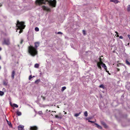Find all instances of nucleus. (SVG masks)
<instances>
[{"instance_id":"393cba45","label":"nucleus","mask_w":130,"mask_h":130,"mask_svg":"<svg viewBox=\"0 0 130 130\" xmlns=\"http://www.w3.org/2000/svg\"><path fill=\"white\" fill-rule=\"evenodd\" d=\"M99 87L100 88H102L103 89H104L105 88V87L104 86V85L103 84L101 85Z\"/></svg>"},{"instance_id":"9d476101","label":"nucleus","mask_w":130,"mask_h":130,"mask_svg":"<svg viewBox=\"0 0 130 130\" xmlns=\"http://www.w3.org/2000/svg\"><path fill=\"white\" fill-rule=\"evenodd\" d=\"M15 74V72L14 71H13L12 73L11 74V77L12 79L14 78V76Z\"/></svg>"},{"instance_id":"5701e85b","label":"nucleus","mask_w":130,"mask_h":130,"mask_svg":"<svg viewBox=\"0 0 130 130\" xmlns=\"http://www.w3.org/2000/svg\"><path fill=\"white\" fill-rule=\"evenodd\" d=\"M127 10L128 11H130V5L128 6Z\"/></svg>"},{"instance_id":"6e6552de","label":"nucleus","mask_w":130,"mask_h":130,"mask_svg":"<svg viewBox=\"0 0 130 130\" xmlns=\"http://www.w3.org/2000/svg\"><path fill=\"white\" fill-rule=\"evenodd\" d=\"M3 85L5 86H7L8 84V80L7 79L4 80L3 82Z\"/></svg>"},{"instance_id":"c85d7f7f","label":"nucleus","mask_w":130,"mask_h":130,"mask_svg":"<svg viewBox=\"0 0 130 130\" xmlns=\"http://www.w3.org/2000/svg\"><path fill=\"white\" fill-rule=\"evenodd\" d=\"M13 105L14 107L16 108H18V105L15 104H13Z\"/></svg>"},{"instance_id":"ddd939ff","label":"nucleus","mask_w":130,"mask_h":130,"mask_svg":"<svg viewBox=\"0 0 130 130\" xmlns=\"http://www.w3.org/2000/svg\"><path fill=\"white\" fill-rule=\"evenodd\" d=\"M102 66L104 69L105 71L107 70V68L105 64H103V65H102Z\"/></svg>"},{"instance_id":"49530a36","label":"nucleus","mask_w":130,"mask_h":130,"mask_svg":"<svg viewBox=\"0 0 130 130\" xmlns=\"http://www.w3.org/2000/svg\"><path fill=\"white\" fill-rule=\"evenodd\" d=\"M2 50V48L0 47V51H1Z\"/></svg>"},{"instance_id":"79ce46f5","label":"nucleus","mask_w":130,"mask_h":130,"mask_svg":"<svg viewBox=\"0 0 130 130\" xmlns=\"http://www.w3.org/2000/svg\"><path fill=\"white\" fill-rule=\"evenodd\" d=\"M115 33H116V34L117 35H118V32H117V31H115Z\"/></svg>"},{"instance_id":"412c9836","label":"nucleus","mask_w":130,"mask_h":130,"mask_svg":"<svg viewBox=\"0 0 130 130\" xmlns=\"http://www.w3.org/2000/svg\"><path fill=\"white\" fill-rule=\"evenodd\" d=\"M126 63L127 65L130 66V63L127 60H126Z\"/></svg>"},{"instance_id":"1a4fd4ad","label":"nucleus","mask_w":130,"mask_h":130,"mask_svg":"<svg viewBox=\"0 0 130 130\" xmlns=\"http://www.w3.org/2000/svg\"><path fill=\"white\" fill-rule=\"evenodd\" d=\"M24 128V126L21 125H20L18 126V130H23Z\"/></svg>"},{"instance_id":"c03bdc74","label":"nucleus","mask_w":130,"mask_h":130,"mask_svg":"<svg viewBox=\"0 0 130 130\" xmlns=\"http://www.w3.org/2000/svg\"><path fill=\"white\" fill-rule=\"evenodd\" d=\"M67 114V112H65L64 113V114Z\"/></svg>"},{"instance_id":"2eb2a0df","label":"nucleus","mask_w":130,"mask_h":130,"mask_svg":"<svg viewBox=\"0 0 130 130\" xmlns=\"http://www.w3.org/2000/svg\"><path fill=\"white\" fill-rule=\"evenodd\" d=\"M55 117L56 118L58 119H61L62 118V117L61 116H59L57 115H55Z\"/></svg>"},{"instance_id":"f03ea898","label":"nucleus","mask_w":130,"mask_h":130,"mask_svg":"<svg viewBox=\"0 0 130 130\" xmlns=\"http://www.w3.org/2000/svg\"><path fill=\"white\" fill-rule=\"evenodd\" d=\"M28 52L32 56L34 57L38 54L37 50L32 46L30 45L28 47Z\"/></svg>"},{"instance_id":"f3484780","label":"nucleus","mask_w":130,"mask_h":130,"mask_svg":"<svg viewBox=\"0 0 130 130\" xmlns=\"http://www.w3.org/2000/svg\"><path fill=\"white\" fill-rule=\"evenodd\" d=\"M81 113V112H79V113H75V115H74V116L75 117H77V116H79V115Z\"/></svg>"},{"instance_id":"603ef678","label":"nucleus","mask_w":130,"mask_h":130,"mask_svg":"<svg viewBox=\"0 0 130 130\" xmlns=\"http://www.w3.org/2000/svg\"><path fill=\"white\" fill-rule=\"evenodd\" d=\"M54 112H56V111H54Z\"/></svg>"},{"instance_id":"473e14b6","label":"nucleus","mask_w":130,"mask_h":130,"mask_svg":"<svg viewBox=\"0 0 130 130\" xmlns=\"http://www.w3.org/2000/svg\"><path fill=\"white\" fill-rule=\"evenodd\" d=\"M83 34L84 35H85V34H86V33H85V31L84 30H83Z\"/></svg>"},{"instance_id":"aec40b11","label":"nucleus","mask_w":130,"mask_h":130,"mask_svg":"<svg viewBox=\"0 0 130 130\" xmlns=\"http://www.w3.org/2000/svg\"><path fill=\"white\" fill-rule=\"evenodd\" d=\"M66 87H62L61 89V91H63L65 89H66Z\"/></svg>"},{"instance_id":"cd10ccee","label":"nucleus","mask_w":130,"mask_h":130,"mask_svg":"<svg viewBox=\"0 0 130 130\" xmlns=\"http://www.w3.org/2000/svg\"><path fill=\"white\" fill-rule=\"evenodd\" d=\"M35 30L37 31H39V28L38 27H36L35 28Z\"/></svg>"},{"instance_id":"c9c22d12","label":"nucleus","mask_w":130,"mask_h":130,"mask_svg":"<svg viewBox=\"0 0 130 130\" xmlns=\"http://www.w3.org/2000/svg\"><path fill=\"white\" fill-rule=\"evenodd\" d=\"M23 40L22 39H21V42H20V44H22V43L23 42Z\"/></svg>"},{"instance_id":"72a5a7b5","label":"nucleus","mask_w":130,"mask_h":130,"mask_svg":"<svg viewBox=\"0 0 130 130\" xmlns=\"http://www.w3.org/2000/svg\"><path fill=\"white\" fill-rule=\"evenodd\" d=\"M106 72H107L108 73V74L109 75H111V74H110V73L109 72V71H108V70H106Z\"/></svg>"},{"instance_id":"a878e982","label":"nucleus","mask_w":130,"mask_h":130,"mask_svg":"<svg viewBox=\"0 0 130 130\" xmlns=\"http://www.w3.org/2000/svg\"><path fill=\"white\" fill-rule=\"evenodd\" d=\"M39 67V64L37 63H36L35 64V67L36 68H38Z\"/></svg>"},{"instance_id":"8fccbe9b","label":"nucleus","mask_w":130,"mask_h":130,"mask_svg":"<svg viewBox=\"0 0 130 130\" xmlns=\"http://www.w3.org/2000/svg\"><path fill=\"white\" fill-rule=\"evenodd\" d=\"M35 77V76H33L32 77Z\"/></svg>"},{"instance_id":"58836bf2","label":"nucleus","mask_w":130,"mask_h":130,"mask_svg":"<svg viewBox=\"0 0 130 130\" xmlns=\"http://www.w3.org/2000/svg\"><path fill=\"white\" fill-rule=\"evenodd\" d=\"M99 60L100 61H102V59L100 58V57L99 58Z\"/></svg>"},{"instance_id":"ea45409f","label":"nucleus","mask_w":130,"mask_h":130,"mask_svg":"<svg viewBox=\"0 0 130 130\" xmlns=\"http://www.w3.org/2000/svg\"><path fill=\"white\" fill-rule=\"evenodd\" d=\"M121 64V63H119L118 64H117V67H119V64Z\"/></svg>"},{"instance_id":"7c9ffc66","label":"nucleus","mask_w":130,"mask_h":130,"mask_svg":"<svg viewBox=\"0 0 130 130\" xmlns=\"http://www.w3.org/2000/svg\"><path fill=\"white\" fill-rule=\"evenodd\" d=\"M32 78V76L31 75H30L29 77V80H30Z\"/></svg>"},{"instance_id":"4be33fe9","label":"nucleus","mask_w":130,"mask_h":130,"mask_svg":"<svg viewBox=\"0 0 130 130\" xmlns=\"http://www.w3.org/2000/svg\"><path fill=\"white\" fill-rule=\"evenodd\" d=\"M97 63L99 64H102V65H103V64H104L103 63V62L102 61H100V62H98Z\"/></svg>"},{"instance_id":"864d4df0","label":"nucleus","mask_w":130,"mask_h":130,"mask_svg":"<svg viewBox=\"0 0 130 130\" xmlns=\"http://www.w3.org/2000/svg\"><path fill=\"white\" fill-rule=\"evenodd\" d=\"M87 119V120H88V119Z\"/></svg>"},{"instance_id":"f704fd0d","label":"nucleus","mask_w":130,"mask_h":130,"mask_svg":"<svg viewBox=\"0 0 130 130\" xmlns=\"http://www.w3.org/2000/svg\"><path fill=\"white\" fill-rule=\"evenodd\" d=\"M63 34L61 32H58L57 33V34Z\"/></svg>"},{"instance_id":"2f4dec72","label":"nucleus","mask_w":130,"mask_h":130,"mask_svg":"<svg viewBox=\"0 0 130 130\" xmlns=\"http://www.w3.org/2000/svg\"><path fill=\"white\" fill-rule=\"evenodd\" d=\"M88 121V122H91V123H94V121H90L89 120Z\"/></svg>"},{"instance_id":"7ed1b4c3","label":"nucleus","mask_w":130,"mask_h":130,"mask_svg":"<svg viewBox=\"0 0 130 130\" xmlns=\"http://www.w3.org/2000/svg\"><path fill=\"white\" fill-rule=\"evenodd\" d=\"M24 22H20L18 20L17 22L16 26L20 30L23 29L25 27V25H24Z\"/></svg>"},{"instance_id":"9b49d317","label":"nucleus","mask_w":130,"mask_h":130,"mask_svg":"<svg viewBox=\"0 0 130 130\" xmlns=\"http://www.w3.org/2000/svg\"><path fill=\"white\" fill-rule=\"evenodd\" d=\"M95 124L96 125V127L98 128L101 129L102 128V127L100 126L99 125L97 124L96 123H95Z\"/></svg>"},{"instance_id":"f257e3e1","label":"nucleus","mask_w":130,"mask_h":130,"mask_svg":"<svg viewBox=\"0 0 130 130\" xmlns=\"http://www.w3.org/2000/svg\"><path fill=\"white\" fill-rule=\"evenodd\" d=\"M35 3L37 5H40L42 4H49L50 6L55 7L56 1V0H36Z\"/></svg>"},{"instance_id":"a211bd4d","label":"nucleus","mask_w":130,"mask_h":130,"mask_svg":"<svg viewBox=\"0 0 130 130\" xmlns=\"http://www.w3.org/2000/svg\"><path fill=\"white\" fill-rule=\"evenodd\" d=\"M4 92L3 91H0V95L1 96H2L4 94Z\"/></svg>"},{"instance_id":"3c124183","label":"nucleus","mask_w":130,"mask_h":130,"mask_svg":"<svg viewBox=\"0 0 130 130\" xmlns=\"http://www.w3.org/2000/svg\"><path fill=\"white\" fill-rule=\"evenodd\" d=\"M48 111V110L47 109L46 110V111Z\"/></svg>"},{"instance_id":"f8f14e48","label":"nucleus","mask_w":130,"mask_h":130,"mask_svg":"<svg viewBox=\"0 0 130 130\" xmlns=\"http://www.w3.org/2000/svg\"><path fill=\"white\" fill-rule=\"evenodd\" d=\"M110 1L113 2L115 4L118 3L119 2L117 0H110Z\"/></svg>"},{"instance_id":"4468645a","label":"nucleus","mask_w":130,"mask_h":130,"mask_svg":"<svg viewBox=\"0 0 130 130\" xmlns=\"http://www.w3.org/2000/svg\"><path fill=\"white\" fill-rule=\"evenodd\" d=\"M17 115L18 116H20L21 115V113L18 110H17L16 112Z\"/></svg>"},{"instance_id":"0eeeda50","label":"nucleus","mask_w":130,"mask_h":130,"mask_svg":"<svg viewBox=\"0 0 130 130\" xmlns=\"http://www.w3.org/2000/svg\"><path fill=\"white\" fill-rule=\"evenodd\" d=\"M38 128L36 126H33L30 127V130H37Z\"/></svg>"},{"instance_id":"423d86ee","label":"nucleus","mask_w":130,"mask_h":130,"mask_svg":"<svg viewBox=\"0 0 130 130\" xmlns=\"http://www.w3.org/2000/svg\"><path fill=\"white\" fill-rule=\"evenodd\" d=\"M34 44L35 47H34L36 48V49L37 50L38 47L39 46V42H35L34 43Z\"/></svg>"},{"instance_id":"b1692460","label":"nucleus","mask_w":130,"mask_h":130,"mask_svg":"<svg viewBox=\"0 0 130 130\" xmlns=\"http://www.w3.org/2000/svg\"><path fill=\"white\" fill-rule=\"evenodd\" d=\"M84 115L86 117L88 116V113L87 111H86L84 112Z\"/></svg>"},{"instance_id":"09e8293b","label":"nucleus","mask_w":130,"mask_h":130,"mask_svg":"<svg viewBox=\"0 0 130 130\" xmlns=\"http://www.w3.org/2000/svg\"><path fill=\"white\" fill-rule=\"evenodd\" d=\"M1 67L0 66V70L1 69Z\"/></svg>"},{"instance_id":"a18cd8bd","label":"nucleus","mask_w":130,"mask_h":130,"mask_svg":"<svg viewBox=\"0 0 130 130\" xmlns=\"http://www.w3.org/2000/svg\"><path fill=\"white\" fill-rule=\"evenodd\" d=\"M43 98L44 99H45V98L44 97H43Z\"/></svg>"},{"instance_id":"5fc2aeb1","label":"nucleus","mask_w":130,"mask_h":130,"mask_svg":"<svg viewBox=\"0 0 130 130\" xmlns=\"http://www.w3.org/2000/svg\"><path fill=\"white\" fill-rule=\"evenodd\" d=\"M50 110H49V112H50Z\"/></svg>"},{"instance_id":"c756f323","label":"nucleus","mask_w":130,"mask_h":130,"mask_svg":"<svg viewBox=\"0 0 130 130\" xmlns=\"http://www.w3.org/2000/svg\"><path fill=\"white\" fill-rule=\"evenodd\" d=\"M102 124L105 126V127H107V125L104 122H103Z\"/></svg>"},{"instance_id":"e433bc0d","label":"nucleus","mask_w":130,"mask_h":130,"mask_svg":"<svg viewBox=\"0 0 130 130\" xmlns=\"http://www.w3.org/2000/svg\"><path fill=\"white\" fill-rule=\"evenodd\" d=\"M119 37V38H120V39H122L123 38V37L122 36H120Z\"/></svg>"},{"instance_id":"dca6fc26","label":"nucleus","mask_w":130,"mask_h":130,"mask_svg":"<svg viewBox=\"0 0 130 130\" xmlns=\"http://www.w3.org/2000/svg\"><path fill=\"white\" fill-rule=\"evenodd\" d=\"M40 79H38L36 80L35 82V83L36 84H38L40 82Z\"/></svg>"},{"instance_id":"bb28decb","label":"nucleus","mask_w":130,"mask_h":130,"mask_svg":"<svg viewBox=\"0 0 130 130\" xmlns=\"http://www.w3.org/2000/svg\"><path fill=\"white\" fill-rule=\"evenodd\" d=\"M6 121L7 122L8 124L10 126H11V122L8 121L7 120H6Z\"/></svg>"},{"instance_id":"6ab92c4d","label":"nucleus","mask_w":130,"mask_h":130,"mask_svg":"<svg viewBox=\"0 0 130 130\" xmlns=\"http://www.w3.org/2000/svg\"><path fill=\"white\" fill-rule=\"evenodd\" d=\"M97 65L99 69L101 70L102 68L101 66V65L97 63Z\"/></svg>"},{"instance_id":"37998d69","label":"nucleus","mask_w":130,"mask_h":130,"mask_svg":"<svg viewBox=\"0 0 130 130\" xmlns=\"http://www.w3.org/2000/svg\"><path fill=\"white\" fill-rule=\"evenodd\" d=\"M119 37V35H117V37Z\"/></svg>"},{"instance_id":"de8ad7c7","label":"nucleus","mask_w":130,"mask_h":130,"mask_svg":"<svg viewBox=\"0 0 130 130\" xmlns=\"http://www.w3.org/2000/svg\"><path fill=\"white\" fill-rule=\"evenodd\" d=\"M118 69V71H119V69Z\"/></svg>"},{"instance_id":"a19ab883","label":"nucleus","mask_w":130,"mask_h":130,"mask_svg":"<svg viewBox=\"0 0 130 130\" xmlns=\"http://www.w3.org/2000/svg\"><path fill=\"white\" fill-rule=\"evenodd\" d=\"M127 36H128V37L129 38V39H130V35H128Z\"/></svg>"},{"instance_id":"39448f33","label":"nucleus","mask_w":130,"mask_h":130,"mask_svg":"<svg viewBox=\"0 0 130 130\" xmlns=\"http://www.w3.org/2000/svg\"><path fill=\"white\" fill-rule=\"evenodd\" d=\"M42 8L44 10L46 11H50L51 10L50 8H48L46 7L43 6H42Z\"/></svg>"},{"instance_id":"4c0bfd02","label":"nucleus","mask_w":130,"mask_h":130,"mask_svg":"<svg viewBox=\"0 0 130 130\" xmlns=\"http://www.w3.org/2000/svg\"><path fill=\"white\" fill-rule=\"evenodd\" d=\"M23 30H20V31L19 32L20 33H21V32H22Z\"/></svg>"},{"instance_id":"20e7f679","label":"nucleus","mask_w":130,"mask_h":130,"mask_svg":"<svg viewBox=\"0 0 130 130\" xmlns=\"http://www.w3.org/2000/svg\"><path fill=\"white\" fill-rule=\"evenodd\" d=\"M10 42L9 39L8 38H4V41L2 42L3 45H9L10 44Z\"/></svg>"}]
</instances>
